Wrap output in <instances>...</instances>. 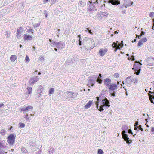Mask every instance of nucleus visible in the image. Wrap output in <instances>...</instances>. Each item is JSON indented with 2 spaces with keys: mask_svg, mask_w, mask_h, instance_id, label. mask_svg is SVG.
<instances>
[{
  "mask_svg": "<svg viewBox=\"0 0 154 154\" xmlns=\"http://www.w3.org/2000/svg\"><path fill=\"white\" fill-rule=\"evenodd\" d=\"M103 95V94L100 93L99 97H96L97 100L96 103V107L100 111H103L104 109H107L110 106L109 100Z\"/></svg>",
  "mask_w": 154,
  "mask_h": 154,
  "instance_id": "1",
  "label": "nucleus"
},
{
  "mask_svg": "<svg viewBox=\"0 0 154 154\" xmlns=\"http://www.w3.org/2000/svg\"><path fill=\"white\" fill-rule=\"evenodd\" d=\"M122 129L123 131L122 132V134L124 140L128 144L131 143L132 141L131 139H129L126 134L128 130V127L125 125H123L122 126Z\"/></svg>",
  "mask_w": 154,
  "mask_h": 154,
  "instance_id": "2",
  "label": "nucleus"
},
{
  "mask_svg": "<svg viewBox=\"0 0 154 154\" xmlns=\"http://www.w3.org/2000/svg\"><path fill=\"white\" fill-rule=\"evenodd\" d=\"M97 76H98L97 75H95L88 77V83L87 85L89 87H90V86H93L96 83Z\"/></svg>",
  "mask_w": 154,
  "mask_h": 154,
  "instance_id": "3",
  "label": "nucleus"
},
{
  "mask_svg": "<svg viewBox=\"0 0 154 154\" xmlns=\"http://www.w3.org/2000/svg\"><path fill=\"white\" fill-rule=\"evenodd\" d=\"M141 63L137 61H135V63L134 65L133 68L132 69L135 72V74L138 75L140 72V68L141 67Z\"/></svg>",
  "mask_w": 154,
  "mask_h": 154,
  "instance_id": "4",
  "label": "nucleus"
},
{
  "mask_svg": "<svg viewBox=\"0 0 154 154\" xmlns=\"http://www.w3.org/2000/svg\"><path fill=\"white\" fill-rule=\"evenodd\" d=\"M65 93L66 97L68 98H75L77 96V94L76 92H73L70 91H66Z\"/></svg>",
  "mask_w": 154,
  "mask_h": 154,
  "instance_id": "5",
  "label": "nucleus"
},
{
  "mask_svg": "<svg viewBox=\"0 0 154 154\" xmlns=\"http://www.w3.org/2000/svg\"><path fill=\"white\" fill-rule=\"evenodd\" d=\"M134 79V78L130 76L126 78L125 81H123L122 83L123 84H125L127 86L130 87Z\"/></svg>",
  "mask_w": 154,
  "mask_h": 154,
  "instance_id": "6",
  "label": "nucleus"
},
{
  "mask_svg": "<svg viewBox=\"0 0 154 154\" xmlns=\"http://www.w3.org/2000/svg\"><path fill=\"white\" fill-rule=\"evenodd\" d=\"M123 46V41H121V43H119L118 41H117L116 42H113L112 45V47L113 48H115L116 50L115 51H116L117 49H121V48H122Z\"/></svg>",
  "mask_w": 154,
  "mask_h": 154,
  "instance_id": "7",
  "label": "nucleus"
},
{
  "mask_svg": "<svg viewBox=\"0 0 154 154\" xmlns=\"http://www.w3.org/2000/svg\"><path fill=\"white\" fill-rule=\"evenodd\" d=\"M65 45V43L63 42H53L52 43L51 46L53 47L55 46L58 49H60L64 48Z\"/></svg>",
  "mask_w": 154,
  "mask_h": 154,
  "instance_id": "8",
  "label": "nucleus"
},
{
  "mask_svg": "<svg viewBox=\"0 0 154 154\" xmlns=\"http://www.w3.org/2000/svg\"><path fill=\"white\" fill-rule=\"evenodd\" d=\"M15 136L13 134H10L8 137L7 142L10 145H13L15 142Z\"/></svg>",
  "mask_w": 154,
  "mask_h": 154,
  "instance_id": "9",
  "label": "nucleus"
},
{
  "mask_svg": "<svg viewBox=\"0 0 154 154\" xmlns=\"http://www.w3.org/2000/svg\"><path fill=\"white\" fill-rule=\"evenodd\" d=\"M33 107L32 106L28 105L27 106H24L23 107L20 108V110L21 111H23V113L27 112L30 110L32 109Z\"/></svg>",
  "mask_w": 154,
  "mask_h": 154,
  "instance_id": "10",
  "label": "nucleus"
},
{
  "mask_svg": "<svg viewBox=\"0 0 154 154\" xmlns=\"http://www.w3.org/2000/svg\"><path fill=\"white\" fill-rule=\"evenodd\" d=\"M39 80V77L36 76L34 77L31 78L29 81V83L30 85H33Z\"/></svg>",
  "mask_w": 154,
  "mask_h": 154,
  "instance_id": "11",
  "label": "nucleus"
},
{
  "mask_svg": "<svg viewBox=\"0 0 154 154\" xmlns=\"http://www.w3.org/2000/svg\"><path fill=\"white\" fill-rule=\"evenodd\" d=\"M108 51L107 48H101L99 51L98 54L100 56L103 57L106 54Z\"/></svg>",
  "mask_w": 154,
  "mask_h": 154,
  "instance_id": "12",
  "label": "nucleus"
},
{
  "mask_svg": "<svg viewBox=\"0 0 154 154\" xmlns=\"http://www.w3.org/2000/svg\"><path fill=\"white\" fill-rule=\"evenodd\" d=\"M146 64L150 66H154V57L148 58L146 63Z\"/></svg>",
  "mask_w": 154,
  "mask_h": 154,
  "instance_id": "13",
  "label": "nucleus"
},
{
  "mask_svg": "<svg viewBox=\"0 0 154 154\" xmlns=\"http://www.w3.org/2000/svg\"><path fill=\"white\" fill-rule=\"evenodd\" d=\"M23 28L22 27H20L19 29H18L17 31V32L16 34V37L18 39L21 38V36L22 35V33L23 32Z\"/></svg>",
  "mask_w": 154,
  "mask_h": 154,
  "instance_id": "14",
  "label": "nucleus"
},
{
  "mask_svg": "<svg viewBox=\"0 0 154 154\" xmlns=\"http://www.w3.org/2000/svg\"><path fill=\"white\" fill-rule=\"evenodd\" d=\"M108 14V13L106 12H100L98 14L99 18L101 19L104 17H106Z\"/></svg>",
  "mask_w": 154,
  "mask_h": 154,
  "instance_id": "15",
  "label": "nucleus"
},
{
  "mask_svg": "<svg viewBox=\"0 0 154 154\" xmlns=\"http://www.w3.org/2000/svg\"><path fill=\"white\" fill-rule=\"evenodd\" d=\"M88 6V10L90 12H91L94 10V6L92 4V2L91 1H89L87 4Z\"/></svg>",
  "mask_w": 154,
  "mask_h": 154,
  "instance_id": "16",
  "label": "nucleus"
},
{
  "mask_svg": "<svg viewBox=\"0 0 154 154\" xmlns=\"http://www.w3.org/2000/svg\"><path fill=\"white\" fill-rule=\"evenodd\" d=\"M124 3V5L126 8L127 6H130L132 5L133 2L130 0H125Z\"/></svg>",
  "mask_w": 154,
  "mask_h": 154,
  "instance_id": "17",
  "label": "nucleus"
},
{
  "mask_svg": "<svg viewBox=\"0 0 154 154\" xmlns=\"http://www.w3.org/2000/svg\"><path fill=\"white\" fill-rule=\"evenodd\" d=\"M44 86L43 85H40L37 88V92L39 95H41V94L43 91Z\"/></svg>",
  "mask_w": 154,
  "mask_h": 154,
  "instance_id": "18",
  "label": "nucleus"
},
{
  "mask_svg": "<svg viewBox=\"0 0 154 154\" xmlns=\"http://www.w3.org/2000/svg\"><path fill=\"white\" fill-rule=\"evenodd\" d=\"M120 0H110L108 2L114 5H117L120 4Z\"/></svg>",
  "mask_w": 154,
  "mask_h": 154,
  "instance_id": "19",
  "label": "nucleus"
},
{
  "mask_svg": "<svg viewBox=\"0 0 154 154\" xmlns=\"http://www.w3.org/2000/svg\"><path fill=\"white\" fill-rule=\"evenodd\" d=\"M7 148L6 146V142L4 140L0 141V149H3Z\"/></svg>",
  "mask_w": 154,
  "mask_h": 154,
  "instance_id": "20",
  "label": "nucleus"
},
{
  "mask_svg": "<svg viewBox=\"0 0 154 154\" xmlns=\"http://www.w3.org/2000/svg\"><path fill=\"white\" fill-rule=\"evenodd\" d=\"M111 82L110 79L109 78H106L104 80V82L105 85H106L108 87L109 86Z\"/></svg>",
  "mask_w": 154,
  "mask_h": 154,
  "instance_id": "21",
  "label": "nucleus"
},
{
  "mask_svg": "<svg viewBox=\"0 0 154 154\" xmlns=\"http://www.w3.org/2000/svg\"><path fill=\"white\" fill-rule=\"evenodd\" d=\"M108 88L110 90H115L117 89V86L116 84L112 85L110 84L109 86L108 87Z\"/></svg>",
  "mask_w": 154,
  "mask_h": 154,
  "instance_id": "22",
  "label": "nucleus"
},
{
  "mask_svg": "<svg viewBox=\"0 0 154 154\" xmlns=\"http://www.w3.org/2000/svg\"><path fill=\"white\" fill-rule=\"evenodd\" d=\"M23 36V38L25 40H31L32 39V37L31 35L24 34Z\"/></svg>",
  "mask_w": 154,
  "mask_h": 154,
  "instance_id": "23",
  "label": "nucleus"
},
{
  "mask_svg": "<svg viewBox=\"0 0 154 154\" xmlns=\"http://www.w3.org/2000/svg\"><path fill=\"white\" fill-rule=\"evenodd\" d=\"M102 75L100 73L99 75V76L97 77L96 79V82H98L99 84H101L102 80H101V78H102Z\"/></svg>",
  "mask_w": 154,
  "mask_h": 154,
  "instance_id": "24",
  "label": "nucleus"
},
{
  "mask_svg": "<svg viewBox=\"0 0 154 154\" xmlns=\"http://www.w3.org/2000/svg\"><path fill=\"white\" fill-rule=\"evenodd\" d=\"M30 146L31 149L33 151H35L37 149L35 143H31Z\"/></svg>",
  "mask_w": 154,
  "mask_h": 154,
  "instance_id": "25",
  "label": "nucleus"
},
{
  "mask_svg": "<svg viewBox=\"0 0 154 154\" xmlns=\"http://www.w3.org/2000/svg\"><path fill=\"white\" fill-rule=\"evenodd\" d=\"M92 103V101H89L84 106V108L85 109H88L90 107Z\"/></svg>",
  "mask_w": 154,
  "mask_h": 154,
  "instance_id": "26",
  "label": "nucleus"
},
{
  "mask_svg": "<svg viewBox=\"0 0 154 154\" xmlns=\"http://www.w3.org/2000/svg\"><path fill=\"white\" fill-rule=\"evenodd\" d=\"M79 5L81 7H84L86 5V3L85 2H83L81 0H79Z\"/></svg>",
  "mask_w": 154,
  "mask_h": 154,
  "instance_id": "27",
  "label": "nucleus"
},
{
  "mask_svg": "<svg viewBox=\"0 0 154 154\" xmlns=\"http://www.w3.org/2000/svg\"><path fill=\"white\" fill-rule=\"evenodd\" d=\"M17 58L16 56L15 55H12L11 56L10 59L12 62H14L15 61L16 59H17Z\"/></svg>",
  "mask_w": 154,
  "mask_h": 154,
  "instance_id": "28",
  "label": "nucleus"
},
{
  "mask_svg": "<svg viewBox=\"0 0 154 154\" xmlns=\"http://www.w3.org/2000/svg\"><path fill=\"white\" fill-rule=\"evenodd\" d=\"M85 31L87 33H88L91 35H92L93 34V33L91 31V30L89 29V28H87Z\"/></svg>",
  "mask_w": 154,
  "mask_h": 154,
  "instance_id": "29",
  "label": "nucleus"
},
{
  "mask_svg": "<svg viewBox=\"0 0 154 154\" xmlns=\"http://www.w3.org/2000/svg\"><path fill=\"white\" fill-rule=\"evenodd\" d=\"M26 88L28 90V93L29 94H31L32 91V88L30 87L27 86Z\"/></svg>",
  "mask_w": 154,
  "mask_h": 154,
  "instance_id": "30",
  "label": "nucleus"
},
{
  "mask_svg": "<svg viewBox=\"0 0 154 154\" xmlns=\"http://www.w3.org/2000/svg\"><path fill=\"white\" fill-rule=\"evenodd\" d=\"M54 91V89L53 88H51L49 90V95H51Z\"/></svg>",
  "mask_w": 154,
  "mask_h": 154,
  "instance_id": "31",
  "label": "nucleus"
},
{
  "mask_svg": "<svg viewBox=\"0 0 154 154\" xmlns=\"http://www.w3.org/2000/svg\"><path fill=\"white\" fill-rule=\"evenodd\" d=\"M48 152L50 154H54V149H51L50 150H48Z\"/></svg>",
  "mask_w": 154,
  "mask_h": 154,
  "instance_id": "32",
  "label": "nucleus"
},
{
  "mask_svg": "<svg viewBox=\"0 0 154 154\" xmlns=\"http://www.w3.org/2000/svg\"><path fill=\"white\" fill-rule=\"evenodd\" d=\"M23 117L27 121H28L29 119V115L28 114L24 115Z\"/></svg>",
  "mask_w": 154,
  "mask_h": 154,
  "instance_id": "33",
  "label": "nucleus"
},
{
  "mask_svg": "<svg viewBox=\"0 0 154 154\" xmlns=\"http://www.w3.org/2000/svg\"><path fill=\"white\" fill-rule=\"evenodd\" d=\"M5 34L6 36V37L9 38L10 36V33L6 31L5 32Z\"/></svg>",
  "mask_w": 154,
  "mask_h": 154,
  "instance_id": "34",
  "label": "nucleus"
},
{
  "mask_svg": "<svg viewBox=\"0 0 154 154\" xmlns=\"http://www.w3.org/2000/svg\"><path fill=\"white\" fill-rule=\"evenodd\" d=\"M143 42L142 40H141V39L138 42L137 46H141L143 44Z\"/></svg>",
  "mask_w": 154,
  "mask_h": 154,
  "instance_id": "35",
  "label": "nucleus"
},
{
  "mask_svg": "<svg viewBox=\"0 0 154 154\" xmlns=\"http://www.w3.org/2000/svg\"><path fill=\"white\" fill-rule=\"evenodd\" d=\"M21 150L23 152L26 153L27 152L26 149L24 147H22L21 148Z\"/></svg>",
  "mask_w": 154,
  "mask_h": 154,
  "instance_id": "36",
  "label": "nucleus"
},
{
  "mask_svg": "<svg viewBox=\"0 0 154 154\" xmlns=\"http://www.w3.org/2000/svg\"><path fill=\"white\" fill-rule=\"evenodd\" d=\"M47 121V119H46V121H45L46 122H45V126H48L50 124H51V121Z\"/></svg>",
  "mask_w": 154,
  "mask_h": 154,
  "instance_id": "37",
  "label": "nucleus"
},
{
  "mask_svg": "<svg viewBox=\"0 0 154 154\" xmlns=\"http://www.w3.org/2000/svg\"><path fill=\"white\" fill-rule=\"evenodd\" d=\"M25 124L24 123H20L19 124V126L22 128H23L25 126Z\"/></svg>",
  "mask_w": 154,
  "mask_h": 154,
  "instance_id": "38",
  "label": "nucleus"
},
{
  "mask_svg": "<svg viewBox=\"0 0 154 154\" xmlns=\"http://www.w3.org/2000/svg\"><path fill=\"white\" fill-rule=\"evenodd\" d=\"M5 130L4 129H2L1 130V134L2 135H3L5 134Z\"/></svg>",
  "mask_w": 154,
  "mask_h": 154,
  "instance_id": "39",
  "label": "nucleus"
},
{
  "mask_svg": "<svg viewBox=\"0 0 154 154\" xmlns=\"http://www.w3.org/2000/svg\"><path fill=\"white\" fill-rule=\"evenodd\" d=\"M78 37H79V44L80 46L81 45V42H82L80 40H81L80 35H78Z\"/></svg>",
  "mask_w": 154,
  "mask_h": 154,
  "instance_id": "40",
  "label": "nucleus"
},
{
  "mask_svg": "<svg viewBox=\"0 0 154 154\" xmlns=\"http://www.w3.org/2000/svg\"><path fill=\"white\" fill-rule=\"evenodd\" d=\"M154 15V13L153 12H151L149 14V16L151 18H152Z\"/></svg>",
  "mask_w": 154,
  "mask_h": 154,
  "instance_id": "41",
  "label": "nucleus"
},
{
  "mask_svg": "<svg viewBox=\"0 0 154 154\" xmlns=\"http://www.w3.org/2000/svg\"><path fill=\"white\" fill-rule=\"evenodd\" d=\"M40 24V23H37V24H34V25H33V27H34V28H36V27H37Z\"/></svg>",
  "mask_w": 154,
  "mask_h": 154,
  "instance_id": "42",
  "label": "nucleus"
},
{
  "mask_svg": "<svg viewBox=\"0 0 154 154\" xmlns=\"http://www.w3.org/2000/svg\"><path fill=\"white\" fill-rule=\"evenodd\" d=\"M25 60L26 62H29V59L27 55H26L25 58Z\"/></svg>",
  "mask_w": 154,
  "mask_h": 154,
  "instance_id": "43",
  "label": "nucleus"
},
{
  "mask_svg": "<svg viewBox=\"0 0 154 154\" xmlns=\"http://www.w3.org/2000/svg\"><path fill=\"white\" fill-rule=\"evenodd\" d=\"M141 40H142L143 41V42H146L147 41V39L146 37H144L142 39H141Z\"/></svg>",
  "mask_w": 154,
  "mask_h": 154,
  "instance_id": "44",
  "label": "nucleus"
},
{
  "mask_svg": "<svg viewBox=\"0 0 154 154\" xmlns=\"http://www.w3.org/2000/svg\"><path fill=\"white\" fill-rule=\"evenodd\" d=\"M98 154H102L103 153V151L101 149H99L98 150Z\"/></svg>",
  "mask_w": 154,
  "mask_h": 154,
  "instance_id": "45",
  "label": "nucleus"
},
{
  "mask_svg": "<svg viewBox=\"0 0 154 154\" xmlns=\"http://www.w3.org/2000/svg\"><path fill=\"white\" fill-rule=\"evenodd\" d=\"M127 132L128 133L131 134V135L133 134V133L132 132L131 130V129L128 130V131Z\"/></svg>",
  "mask_w": 154,
  "mask_h": 154,
  "instance_id": "46",
  "label": "nucleus"
},
{
  "mask_svg": "<svg viewBox=\"0 0 154 154\" xmlns=\"http://www.w3.org/2000/svg\"><path fill=\"white\" fill-rule=\"evenodd\" d=\"M56 2V0H51V4H53L55 3Z\"/></svg>",
  "mask_w": 154,
  "mask_h": 154,
  "instance_id": "47",
  "label": "nucleus"
},
{
  "mask_svg": "<svg viewBox=\"0 0 154 154\" xmlns=\"http://www.w3.org/2000/svg\"><path fill=\"white\" fill-rule=\"evenodd\" d=\"M27 31L29 32H31L33 33V30L32 29H28Z\"/></svg>",
  "mask_w": 154,
  "mask_h": 154,
  "instance_id": "48",
  "label": "nucleus"
},
{
  "mask_svg": "<svg viewBox=\"0 0 154 154\" xmlns=\"http://www.w3.org/2000/svg\"><path fill=\"white\" fill-rule=\"evenodd\" d=\"M151 132L152 134H154V127H152L151 130Z\"/></svg>",
  "mask_w": 154,
  "mask_h": 154,
  "instance_id": "49",
  "label": "nucleus"
},
{
  "mask_svg": "<svg viewBox=\"0 0 154 154\" xmlns=\"http://www.w3.org/2000/svg\"><path fill=\"white\" fill-rule=\"evenodd\" d=\"M119 76V75L117 73H116L114 75V76L116 78H118Z\"/></svg>",
  "mask_w": 154,
  "mask_h": 154,
  "instance_id": "50",
  "label": "nucleus"
},
{
  "mask_svg": "<svg viewBox=\"0 0 154 154\" xmlns=\"http://www.w3.org/2000/svg\"><path fill=\"white\" fill-rule=\"evenodd\" d=\"M5 152L4 151L0 149V154H4Z\"/></svg>",
  "mask_w": 154,
  "mask_h": 154,
  "instance_id": "51",
  "label": "nucleus"
},
{
  "mask_svg": "<svg viewBox=\"0 0 154 154\" xmlns=\"http://www.w3.org/2000/svg\"><path fill=\"white\" fill-rule=\"evenodd\" d=\"M145 33L144 32L141 31V33L140 34L141 36H143L145 34Z\"/></svg>",
  "mask_w": 154,
  "mask_h": 154,
  "instance_id": "52",
  "label": "nucleus"
},
{
  "mask_svg": "<svg viewBox=\"0 0 154 154\" xmlns=\"http://www.w3.org/2000/svg\"><path fill=\"white\" fill-rule=\"evenodd\" d=\"M39 58L40 61L43 60H44V57H39Z\"/></svg>",
  "mask_w": 154,
  "mask_h": 154,
  "instance_id": "53",
  "label": "nucleus"
},
{
  "mask_svg": "<svg viewBox=\"0 0 154 154\" xmlns=\"http://www.w3.org/2000/svg\"><path fill=\"white\" fill-rule=\"evenodd\" d=\"M41 152V150L38 151V152H36L35 153V154H40Z\"/></svg>",
  "mask_w": 154,
  "mask_h": 154,
  "instance_id": "54",
  "label": "nucleus"
},
{
  "mask_svg": "<svg viewBox=\"0 0 154 154\" xmlns=\"http://www.w3.org/2000/svg\"><path fill=\"white\" fill-rule=\"evenodd\" d=\"M48 0H44L43 1V3L45 4L48 2Z\"/></svg>",
  "mask_w": 154,
  "mask_h": 154,
  "instance_id": "55",
  "label": "nucleus"
},
{
  "mask_svg": "<svg viewBox=\"0 0 154 154\" xmlns=\"http://www.w3.org/2000/svg\"><path fill=\"white\" fill-rule=\"evenodd\" d=\"M4 105L3 103H0V108L2 107H4Z\"/></svg>",
  "mask_w": 154,
  "mask_h": 154,
  "instance_id": "56",
  "label": "nucleus"
},
{
  "mask_svg": "<svg viewBox=\"0 0 154 154\" xmlns=\"http://www.w3.org/2000/svg\"><path fill=\"white\" fill-rule=\"evenodd\" d=\"M133 81L134 82V83H137V82L138 80L137 79H135V80L134 79Z\"/></svg>",
  "mask_w": 154,
  "mask_h": 154,
  "instance_id": "57",
  "label": "nucleus"
},
{
  "mask_svg": "<svg viewBox=\"0 0 154 154\" xmlns=\"http://www.w3.org/2000/svg\"><path fill=\"white\" fill-rule=\"evenodd\" d=\"M45 14V17H47V16H48V14H47V12L46 11H45V14Z\"/></svg>",
  "mask_w": 154,
  "mask_h": 154,
  "instance_id": "58",
  "label": "nucleus"
},
{
  "mask_svg": "<svg viewBox=\"0 0 154 154\" xmlns=\"http://www.w3.org/2000/svg\"><path fill=\"white\" fill-rule=\"evenodd\" d=\"M138 122H136L134 125V126H135V125H136V126H137V125H138Z\"/></svg>",
  "mask_w": 154,
  "mask_h": 154,
  "instance_id": "59",
  "label": "nucleus"
},
{
  "mask_svg": "<svg viewBox=\"0 0 154 154\" xmlns=\"http://www.w3.org/2000/svg\"><path fill=\"white\" fill-rule=\"evenodd\" d=\"M49 42H51V45H52V42H55L54 41H53L52 40H51V39H49Z\"/></svg>",
  "mask_w": 154,
  "mask_h": 154,
  "instance_id": "60",
  "label": "nucleus"
},
{
  "mask_svg": "<svg viewBox=\"0 0 154 154\" xmlns=\"http://www.w3.org/2000/svg\"><path fill=\"white\" fill-rule=\"evenodd\" d=\"M137 128L140 130V128H141V125H139V126L137 127Z\"/></svg>",
  "mask_w": 154,
  "mask_h": 154,
  "instance_id": "61",
  "label": "nucleus"
},
{
  "mask_svg": "<svg viewBox=\"0 0 154 154\" xmlns=\"http://www.w3.org/2000/svg\"><path fill=\"white\" fill-rule=\"evenodd\" d=\"M137 126H136V125H135V126H134V130H137Z\"/></svg>",
  "mask_w": 154,
  "mask_h": 154,
  "instance_id": "62",
  "label": "nucleus"
},
{
  "mask_svg": "<svg viewBox=\"0 0 154 154\" xmlns=\"http://www.w3.org/2000/svg\"><path fill=\"white\" fill-rule=\"evenodd\" d=\"M125 11H126L125 10L124 11H122V13H123V14H124V13H125Z\"/></svg>",
  "mask_w": 154,
  "mask_h": 154,
  "instance_id": "63",
  "label": "nucleus"
},
{
  "mask_svg": "<svg viewBox=\"0 0 154 154\" xmlns=\"http://www.w3.org/2000/svg\"><path fill=\"white\" fill-rule=\"evenodd\" d=\"M152 29L154 30V24H153V26L152 27Z\"/></svg>",
  "mask_w": 154,
  "mask_h": 154,
  "instance_id": "64",
  "label": "nucleus"
}]
</instances>
